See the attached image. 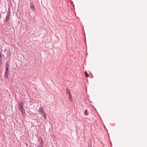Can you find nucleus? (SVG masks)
Wrapping results in <instances>:
<instances>
[{
  "label": "nucleus",
  "instance_id": "11",
  "mask_svg": "<svg viewBox=\"0 0 147 147\" xmlns=\"http://www.w3.org/2000/svg\"><path fill=\"white\" fill-rule=\"evenodd\" d=\"M9 67V65L8 63L7 62L6 63V68H7L8 69Z\"/></svg>",
  "mask_w": 147,
  "mask_h": 147
},
{
  "label": "nucleus",
  "instance_id": "5",
  "mask_svg": "<svg viewBox=\"0 0 147 147\" xmlns=\"http://www.w3.org/2000/svg\"><path fill=\"white\" fill-rule=\"evenodd\" d=\"M68 99L69 101L71 102H72V97L71 95V94H68Z\"/></svg>",
  "mask_w": 147,
  "mask_h": 147
},
{
  "label": "nucleus",
  "instance_id": "14",
  "mask_svg": "<svg viewBox=\"0 0 147 147\" xmlns=\"http://www.w3.org/2000/svg\"><path fill=\"white\" fill-rule=\"evenodd\" d=\"M88 146L89 147H91V146Z\"/></svg>",
  "mask_w": 147,
  "mask_h": 147
},
{
  "label": "nucleus",
  "instance_id": "1",
  "mask_svg": "<svg viewBox=\"0 0 147 147\" xmlns=\"http://www.w3.org/2000/svg\"><path fill=\"white\" fill-rule=\"evenodd\" d=\"M39 112L40 114L43 115L45 119H47V115L45 112L43 111V109L42 107H41L39 108Z\"/></svg>",
  "mask_w": 147,
  "mask_h": 147
},
{
  "label": "nucleus",
  "instance_id": "8",
  "mask_svg": "<svg viewBox=\"0 0 147 147\" xmlns=\"http://www.w3.org/2000/svg\"><path fill=\"white\" fill-rule=\"evenodd\" d=\"M66 93L67 95L71 94L70 91L68 90L67 88L66 89Z\"/></svg>",
  "mask_w": 147,
  "mask_h": 147
},
{
  "label": "nucleus",
  "instance_id": "10",
  "mask_svg": "<svg viewBox=\"0 0 147 147\" xmlns=\"http://www.w3.org/2000/svg\"><path fill=\"white\" fill-rule=\"evenodd\" d=\"M84 114L86 116H87L88 115V113L86 110H85V111Z\"/></svg>",
  "mask_w": 147,
  "mask_h": 147
},
{
  "label": "nucleus",
  "instance_id": "12",
  "mask_svg": "<svg viewBox=\"0 0 147 147\" xmlns=\"http://www.w3.org/2000/svg\"><path fill=\"white\" fill-rule=\"evenodd\" d=\"M2 57L1 54H0V62H1L2 61Z\"/></svg>",
  "mask_w": 147,
  "mask_h": 147
},
{
  "label": "nucleus",
  "instance_id": "7",
  "mask_svg": "<svg viewBox=\"0 0 147 147\" xmlns=\"http://www.w3.org/2000/svg\"><path fill=\"white\" fill-rule=\"evenodd\" d=\"M43 142L42 140L39 144L38 147H43Z\"/></svg>",
  "mask_w": 147,
  "mask_h": 147
},
{
  "label": "nucleus",
  "instance_id": "2",
  "mask_svg": "<svg viewBox=\"0 0 147 147\" xmlns=\"http://www.w3.org/2000/svg\"><path fill=\"white\" fill-rule=\"evenodd\" d=\"M10 11L9 10L7 11V15L6 16V18L5 19V22H7L8 20L9 19V16H10Z\"/></svg>",
  "mask_w": 147,
  "mask_h": 147
},
{
  "label": "nucleus",
  "instance_id": "15",
  "mask_svg": "<svg viewBox=\"0 0 147 147\" xmlns=\"http://www.w3.org/2000/svg\"><path fill=\"white\" fill-rule=\"evenodd\" d=\"M1 54V53L0 52V54Z\"/></svg>",
  "mask_w": 147,
  "mask_h": 147
},
{
  "label": "nucleus",
  "instance_id": "4",
  "mask_svg": "<svg viewBox=\"0 0 147 147\" xmlns=\"http://www.w3.org/2000/svg\"><path fill=\"white\" fill-rule=\"evenodd\" d=\"M9 74V71L8 69L6 68V69L5 73V76L6 78H8Z\"/></svg>",
  "mask_w": 147,
  "mask_h": 147
},
{
  "label": "nucleus",
  "instance_id": "9",
  "mask_svg": "<svg viewBox=\"0 0 147 147\" xmlns=\"http://www.w3.org/2000/svg\"><path fill=\"white\" fill-rule=\"evenodd\" d=\"M84 74H85V75L86 77V78L88 77L89 76V74L87 73V71H85V72Z\"/></svg>",
  "mask_w": 147,
  "mask_h": 147
},
{
  "label": "nucleus",
  "instance_id": "3",
  "mask_svg": "<svg viewBox=\"0 0 147 147\" xmlns=\"http://www.w3.org/2000/svg\"><path fill=\"white\" fill-rule=\"evenodd\" d=\"M19 108L20 110L21 111V112H22L24 111V109L23 107L22 102H21L19 103Z\"/></svg>",
  "mask_w": 147,
  "mask_h": 147
},
{
  "label": "nucleus",
  "instance_id": "13",
  "mask_svg": "<svg viewBox=\"0 0 147 147\" xmlns=\"http://www.w3.org/2000/svg\"><path fill=\"white\" fill-rule=\"evenodd\" d=\"M9 56H10V55H7V57H8V58H9Z\"/></svg>",
  "mask_w": 147,
  "mask_h": 147
},
{
  "label": "nucleus",
  "instance_id": "6",
  "mask_svg": "<svg viewBox=\"0 0 147 147\" xmlns=\"http://www.w3.org/2000/svg\"><path fill=\"white\" fill-rule=\"evenodd\" d=\"M30 7L32 10L34 11L35 10V8L34 5L32 3H31Z\"/></svg>",
  "mask_w": 147,
  "mask_h": 147
}]
</instances>
